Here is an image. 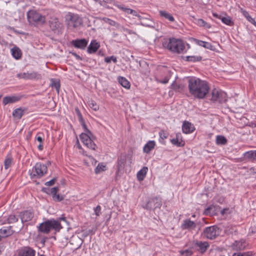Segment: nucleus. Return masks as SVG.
<instances>
[{"mask_svg":"<svg viewBox=\"0 0 256 256\" xmlns=\"http://www.w3.org/2000/svg\"><path fill=\"white\" fill-rule=\"evenodd\" d=\"M216 143L218 144L224 145L227 143V140L224 136H218L216 138Z\"/></svg>","mask_w":256,"mask_h":256,"instance_id":"f704fd0d","label":"nucleus"},{"mask_svg":"<svg viewBox=\"0 0 256 256\" xmlns=\"http://www.w3.org/2000/svg\"><path fill=\"white\" fill-rule=\"evenodd\" d=\"M75 112L78 116V119L79 121L82 120H83L84 118H83L82 114H81L78 108H75Z\"/></svg>","mask_w":256,"mask_h":256,"instance_id":"3c124183","label":"nucleus"},{"mask_svg":"<svg viewBox=\"0 0 256 256\" xmlns=\"http://www.w3.org/2000/svg\"><path fill=\"white\" fill-rule=\"evenodd\" d=\"M14 233L12 226L3 227L0 229V237L7 238L12 236Z\"/></svg>","mask_w":256,"mask_h":256,"instance_id":"412c9836","label":"nucleus"},{"mask_svg":"<svg viewBox=\"0 0 256 256\" xmlns=\"http://www.w3.org/2000/svg\"><path fill=\"white\" fill-rule=\"evenodd\" d=\"M159 136L160 139L162 140H164V139L166 138L168 136V134L164 132V130H161L159 132Z\"/></svg>","mask_w":256,"mask_h":256,"instance_id":"8fccbe9b","label":"nucleus"},{"mask_svg":"<svg viewBox=\"0 0 256 256\" xmlns=\"http://www.w3.org/2000/svg\"><path fill=\"white\" fill-rule=\"evenodd\" d=\"M88 104L89 106L95 111H96L99 109L98 105L94 100H90Z\"/></svg>","mask_w":256,"mask_h":256,"instance_id":"ea45409f","label":"nucleus"},{"mask_svg":"<svg viewBox=\"0 0 256 256\" xmlns=\"http://www.w3.org/2000/svg\"><path fill=\"white\" fill-rule=\"evenodd\" d=\"M118 82L123 87L126 89H128L130 88V82L124 77L119 76L118 78Z\"/></svg>","mask_w":256,"mask_h":256,"instance_id":"cd10ccee","label":"nucleus"},{"mask_svg":"<svg viewBox=\"0 0 256 256\" xmlns=\"http://www.w3.org/2000/svg\"><path fill=\"white\" fill-rule=\"evenodd\" d=\"M66 20L68 28L70 30L80 27L82 24V18L78 14L72 12H68L66 16Z\"/></svg>","mask_w":256,"mask_h":256,"instance_id":"20e7f679","label":"nucleus"},{"mask_svg":"<svg viewBox=\"0 0 256 256\" xmlns=\"http://www.w3.org/2000/svg\"><path fill=\"white\" fill-rule=\"evenodd\" d=\"M58 191V187L52 188V198L55 202H59L62 200L64 199V196H60L59 194H57Z\"/></svg>","mask_w":256,"mask_h":256,"instance_id":"a878e982","label":"nucleus"},{"mask_svg":"<svg viewBox=\"0 0 256 256\" xmlns=\"http://www.w3.org/2000/svg\"><path fill=\"white\" fill-rule=\"evenodd\" d=\"M20 98L18 96H8L4 98L2 103L5 106L8 104H13L20 100Z\"/></svg>","mask_w":256,"mask_h":256,"instance_id":"5701e85b","label":"nucleus"},{"mask_svg":"<svg viewBox=\"0 0 256 256\" xmlns=\"http://www.w3.org/2000/svg\"><path fill=\"white\" fill-rule=\"evenodd\" d=\"M16 256H35L36 250L30 246H23L17 251Z\"/></svg>","mask_w":256,"mask_h":256,"instance_id":"f8f14e48","label":"nucleus"},{"mask_svg":"<svg viewBox=\"0 0 256 256\" xmlns=\"http://www.w3.org/2000/svg\"><path fill=\"white\" fill-rule=\"evenodd\" d=\"M51 84L50 86L52 88H54L58 92L59 94L60 88V80H56L55 78H52L50 80Z\"/></svg>","mask_w":256,"mask_h":256,"instance_id":"c85d7f7f","label":"nucleus"},{"mask_svg":"<svg viewBox=\"0 0 256 256\" xmlns=\"http://www.w3.org/2000/svg\"><path fill=\"white\" fill-rule=\"evenodd\" d=\"M220 234V228L216 226L206 227L202 232L204 236L208 239L214 240Z\"/></svg>","mask_w":256,"mask_h":256,"instance_id":"1a4fd4ad","label":"nucleus"},{"mask_svg":"<svg viewBox=\"0 0 256 256\" xmlns=\"http://www.w3.org/2000/svg\"><path fill=\"white\" fill-rule=\"evenodd\" d=\"M38 148L40 150H43V146L42 144L40 143V144L38 146Z\"/></svg>","mask_w":256,"mask_h":256,"instance_id":"338daca9","label":"nucleus"},{"mask_svg":"<svg viewBox=\"0 0 256 256\" xmlns=\"http://www.w3.org/2000/svg\"><path fill=\"white\" fill-rule=\"evenodd\" d=\"M248 244L245 240L242 239L240 240H236L232 245L234 250L236 251L243 250L246 248Z\"/></svg>","mask_w":256,"mask_h":256,"instance_id":"dca6fc26","label":"nucleus"},{"mask_svg":"<svg viewBox=\"0 0 256 256\" xmlns=\"http://www.w3.org/2000/svg\"><path fill=\"white\" fill-rule=\"evenodd\" d=\"M198 24L201 26L208 27V24L202 19H199L198 21Z\"/></svg>","mask_w":256,"mask_h":256,"instance_id":"864d4df0","label":"nucleus"},{"mask_svg":"<svg viewBox=\"0 0 256 256\" xmlns=\"http://www.w3.org/2000/svg\"><path fill=\"white\" fill-rule=\"evenodd\" d=\"M27 17L30 23L37 25L42 24L46 22V17L34 10H30L27 13Z\"/></svg>","mask_w":256,"mask_h":256,"instance_id":"423d86ee","label":"nucleus"},{"mask_svg":"<svg viewBox=\"0 0 256 256\" xmlns=\"http://www.w3.org/2000/svg\"><path fill=\"white\" fill-rule=\"evenodd\" d=\"M61 228L62 226L58 220L51 219L41 223L38 227V230L42 233L48 234L52 230L58 232Z\"/></svg>","mask_w":256,"mask_h":256,"instance_id":"7ed1b4c3","label":"nucleus"},{"mask_svg":"<svg viewBox=\"0 0 256 256\" xmlns=\"http://www.w3.org/2000/svg\"><path fill=\"white\" fill-rule=\"evenodd\" d=\"M50 28L53 31H60L62 26V24L60 23L58 19L56 18H52L50 21Z\"/></svg>","mask_w":256,"mask_h":256,"instance_id":"6ab92c4d","label":"nucleus"},{"mask_svg":"<svg viewBox=\"0 0 256 256\" xmlns=\"http://www.w3.org/2000/svg\"><path fill=\"white\" fill-rule=\"evenodd\" d=\"M131 14H132L134 16H135L138 17V18H139V16H140V15L138 14L136 10H132V12L131 13Z\"/></svg>","mask_w":256,"mask_h":256,"instance_id":"052dcab7","label":"nucleus"},{"mask_svg":"<svg viewBox=\"0 0 256 256\" xmlns=\"http://www.w3.org/2000/svg\"><path fill=\"white\" fill-rule=\"evenodd\" d=\"M202 59V58L200 56H186L184 58V60L188 62H198L200 61Z\"/></svg>","mask_w":256,"mask_h":256,"instance_id":"4c0bfd02","label":"nucleus"},{"mask_svg":"<svg viewBox=\"0 0 256 256\" xmlns=\"http://www.w3.org/2000/svg\"><path fill=\"white\" fill-rule=\"evenodd\" d=\"M100 47V44L96 40H93L91 41L90 45L88 47L87 52L90 54L95 53Z\"/></svg>","mask_w":256,"mask_h":256,"instance_id":"aec40b11","label":"nucleus"},{"mask_svg":"<svg viewBox=\"0 0 256 256\" xmlns=\"http://www.w3.org/2000/svg\"><path fill=\"white\" fill-rule=\"evenodd\" d=\"M12 54L16 59L18 60L22 57L21 50L18 48H14L12 49Z\"/></svg>","mask_w":256,"mask_h":256,"instance_id":"2f4dec72","label":"nucleus"},{"mask_svg":"<svg viewBox=\"0 0 256 256\" xmlns=\"http://www.w3.org/2000/svg\"><path fill=\"white\" fill-rule=\"evenodd\" d=\"M156 146V142L154 140L148 141L144 146L143 150L144 152L148 154Z\"/></svg>","mask_w":256,"mask_h":256,"instance_id":"bb28decb","label":"nucleus"},{"mask_svg":"<svg viewBox=\"0 0 256 256\" xmlns=\"http://www.w3.org/2000/svg\"><path fill=\"white\" fill-rule=\"evenodd\" d=\"M170 76H166L164 77V80H159L156 78V80L160 83L166 84L168 82L170 79Z\"/></svg>","mask_w":256,"mask_h":256,"instance_id":"09e8293b","label":"nucleus"},{"mask_svg":"<svg viewBox=\"0 0 256 256\" xmlns=\"http://www.w3.org/2000/svg\"><path fill=\"white\" fill-rule=\"evenodd\" d=\"M247 19L250 22H251L252 23L256 26V22L255 20H254V19H253L252 17H250V16L247 17Z\"/></svg>","mask_w":256,"mask_h":256,"instance_id":"bf43d9fd","label":"nucleus"},{"mask_svg":"<svg viewBox=\"0 0 256 256\" xmlns=\"http://www.w3.org/2000/svg\"><path fill=\"white\" fill-rule=\"evenodd\" d=\"M148 168L146 166H144L137 174V178L139 180H142L146 174Z\"/></svg>","mask_w":256,"mask_h":256,"instance_id":"7c9ffc66","label":"nucleus"},{"mask_svg":"<svg viewBox=\"0 0 256 256\" xmlns=\"http://www.w3.org/2000/svg\"><path fill=\"white\" fill-rule=\"evenodd\" d=\"M213 16L216 18H218L220 19H221V18H222V16H219L218 14H213Z\"/></svg>","mask_w":256,"mask_h":256,"instance_id":"774afa93","label":"nucleus"},{"mask_svg":"<svg viewBox=\"0 0 256 256\" xmlns=\"http://www.w3.org/2000/svg\"><path fill=\"white\" fill-rule=\"evenodd\" d=\"M47 166L41 162H37L32 168V172L30 174L32 178H40L47 172Z\"/></svg>","mask_w":256,"mask_h":256,"instance_id":"39448f33","label":"nucleus"},{"mask_svg":"<svg viewBox=\"0 0 256 256\" xmlns=\"http://www.w3.org/2000/svg\"><path fill=\"white\" fill-rule=\"evenodd\" d=\"M178 138V140H182V138L180 134H176V138Z\"/></svg>","mask_w":256,"mask_h":256,"instance_id":"69168bd1","label":"nucleus"},{"mask_svg":"<svg viewBox=\"0 0 256 256\" xmlns=\"http://www.w3.org/2000/svg\"><path fill=\"white\" fill-rule=\"evenodd\" d=\"M18 218L14 214L10 215L7 218V222L8 224H12L18 221Z\"/></svg>","mask_w":256,"mask_h":256,"instance_id":"58836bf2","label":"nucleus"},{"mask_svg":"<svg viewBox=\"0 0 256 256\" xmlns=\"http://www.w3.org/2000/svg\"><path fill=\"white\" fill-rule=\"evenodd\" d=\"M171 87L174 90H178L180 88V86L177 84L175 82H173V83L172 84Z\"/></svg>","mask_w":256,"mask_h":256,"instance_id":"6e6d98bb","label":"nucleus"},{"mask_svg":"<svg viewBox=\"0 0 256 256\" xmlns=\"http://www.w3.org/2000/svg\"><path fill=\"white\" fill-rule=\"evenodd\" d=\"M80 138L82 142L84 145L86 146L87 148L94 150H96L97 146L94 142L95 137L93 136L92 134H90L86 133H82L80 135Z\"/></svg>","mask_w":256,"mask_h":256,"instance_id":"0eeeda50","label":"nucleus"},{"mask_svg":"<svg viewBox=\"0 0 256 256\" xmlns=\"http://www.w3.org/2000/svg\"><path fill=\"white\" fill-rule=\"evenodd\" d=\"M80 122L84 130V133L92 134V132L87 128L86 125L84 122V120L83 119L82 120H80Z\"/></svg>","mask_w":256,"mask_h":256,"instance_id":"c03bdc74","label":"nucleus"},{"mask_svg":"<svg viewBox=\"0 0 256 256\" xmlns=\"http://www.w3.org/2000/svg\"><path fill=\"white\" fill-rule=\"evenodd\" d=\"M112 61L114 63H116L117 58L116 56H112L110 57H106L104 58V62L106 63H110L111 61Z\"/></svg>","mask_w":256,"mask_h":256,"instance_id":"a18cd8bd","label":"nucleus"},{"mask_svg":"<svg viewBox=\"0 0 256 256\" xmlns=\"http://www.w3.org/2000/svg\"><path fill=\"white\" fill-rule=\"evenodd\" d=\"M139 20L142 26L152 28L156 31H158L160 30L158 28V25L152 21L148 17H144V16H139Z\"/></svg>","mask_w":256,"mask_h":256,"instance_id":"9b49d317","label":"nucleus"},{"mask_svg":"<svg viewBox=\"0 0 256 256\" xmlns=\"http://www.w3.org/2000/svg\"><path fill=\"white\" fill-rule=\"evenodd\" d=\"M216 214V207L214 205H211L206 208L204 212V214L206 216H213Z\"/></svg>","mask_w":256,"mask_h":256,"instance_id":"c756f323","label":"nucleus"},{"mask_svg":"<svg viewBox=\"0 0 256 256\" xmlns=\"http://www.w3.org/2000/svg\"><path fill=\"white\" fill-rule=\"evenodd\" d=\"M106 170V166L102 164H98L96 168H95V172L98 174L102 171Z\"/></svg>","mask_w":256,"mask_h":256,"instance_id":"37998d69","label":"nucleus"},{"mask_svg":"<svg viewBox=\"0 0 256 256\" xmlns=\"http://www.w3.org/2000/svg\"><path fill=\"white\" fill-rule=\"evenodd\" d=\"M254 253L252 252H236L232 256H253Z\"/></svg>","mask_w":256,"mask_h":256,"instance_id":"a19ab883","label":"nucleus"},{"mask_svg":"<svg viewBox=\"0 0 256 256\" xmlns=\"http://www.w3.org/2000/svg\"><path fill=\"white\" fill-rule=\"evenodd\" d=\"M38 76V74L36 72H23L18 74H17V76L20 78L24 79H34L37 78Z\"/></svg>","mask_w":256,"mask_h":256,"instance_id":"4be33fe9","label":"nucleus"},{"mask_svg":"<svg viewBox=\"0 0 256 256\" xmlns=\"http://www.w3.org/2000/svg\"><path fill=\"white\" fill-rule=\"evenodd\" d=\"M19 216L22 223L30 221L34 216L32 210H26L20 213Z\"/></svg>","mask_w":256,"mask_h":256,"instance_id":"ddd939ff","label":"nucleus"},{"mask_svg":"<svg viewBox=\"0 0 256 256\" xmlns=\"http://www.w3.org/2000/svg\"><path fill=\"white\" fill-rule=\"evenodd\" d=\"M170 142L172 143V144L178 147H182L184 145V142L182 140L172 138L170 140Z\"/></svg>","mask_w":256,"mask_h":256,"instance_id":"c9c22d12","label":"nucleus"},{"mask_svg":"<svg viewBox=\"0 0 256 256\" xmlns=\"http://www.w3.org/2000/svg\"><path fill=\"white\" fill-rule=\"evenodd\" d=\"M94 213L96 216H99L101 214V207L100 206H97L96 208H94Z\"/></svg>","mask_w":256,"mask_h":256,"instance_id":"603ef678","label":"nucleus"},{"mask_svg":"<svg viewBox=\"0 0 256 256\" xmlns=\"http://www.w3.org/2000/svg\"><path fill=\"white\" fill-rule=\"evenodd\" d=\"M36 138L38 142H39L40 143L42 144L43 142V138L42 136H38V134L37 135Z\"/></svg>","mask_w":256,"mask_h":256,"instance_id":"13d9d810","label":"nucleus"},{"mask_svg":"<svg viewBox=\"0 0 256 256\" xmlns=\"http://www.w3.org/2000/svg\"><path fill=\"white\" fill-rule=\"evenodd\" d=\"M76 146L77 148H78V149H82V146H81V145L80 144V142H79V141H78V140H77V141H76Z\"/></svg>","mask_w":256,"mask_h":256,"instance_id":"0e129e2a","label":"nucleus"},{"mask_svg":"<svg viewBox=\"0 0 256 256\" xmlns=\"http://www.w3.org/2000/svg\"><path fill=\"white\" fill-rule=\"evenodd\" d=\"M72 54L76 58L77 60H82V58L78 54H76V52H72Z\"/></svg>","mask_w":256,"mask_h":256,"instance_id":"680f3d73","label":"nucleus"},{"mask_svg":"<svg viewBox=\"0 0 256 256\" xmlns=\"http://www.w3.org/2000/svg\"><path fill=\"white\" fill-rule=\"evenodd\" d=\"M160 16L165 18H166L168 20L170 21L173 22L174 20V18L172 15L166 11L160 10Z\"/></svg>","mask_w":256,"mask_h":256,"instance_id":"e433bc0d","label":"nucleus"},{"mask_svg":"<svg viewBox=\"0 0 256 256\" xmlns=\"http://www.w3.org/2000/svg\"><path fill=\"white\" fill-rule=\"evenodd\" d=\"M88 40L82 39H76L71 42V44L76 48L84 50L88 44Z\"/></svg>","mask_w":256,"mask_h":256,"instance_id":"4468645a","label":"nucleus"},{"mask_svg":"<svg viewBox=\"0 0 256 256\" xmlns=\"http://www.w3.org/2000/svg\"><path fill=\"white\" fill-rule=\"evenodd\" d=\"M188 88L191 95L198 99H203L206 98L210 90L206 81L195 77L188 80Z\"/></svg>","mask_w":256,"mask_h":256,"instance_id":"f257e3e1","label":"nucleus"},{"mask_svg":"<svg viewBox=\"0 0 256 256\" xmlns=\"http://www.w3.org/2000/svg\"><path fill=\"white\" fill-rule=\"evenodd\" d=\"M162 200L160 197L156 196L149 199L144 208L148 210H154L160 208L162 206Z\"/></svg>","mask_w":256,"mask_h":256,"instance_id":"9d476101","label":"nucleus"},{"mask_svg":"<svg viewBox=\"0 0 256 256\" xmlns=\"http://www.w3.org/2000/svg\"><path fill=\"white\" fill-rule=\"evenodd\" d=\"M126 160V154H122L120 156H118L117 161L116 173L120 172L124 169Z\"/></svg>","mask_w":256,"mask_h":256,"instance_id":"f3484780","label":"nucleus"},{"mask_svg":"<svg viewBox=\"0 0 256 256\" xmlns=\"http://www.w3.org/2000/svg\"><path fill=\"white\" fill-rule=\"evenodd\" d=\"M196 227V224L191 220L190 219H186L183 221L181 226L182 230H194Z\"/></svg>","mask_w":256,"mask_h":256,"instance_id":"a211bd4d","label":"nucleus"},{"mask_svg":"<svg viewBox=\"0 0 256 256\" xmlns=\"http://www.w3.org/2000/svg\"><path fill=\"white\" fill-rule=\"evenodd\" d=\"M42 192L46 193L52 196V188H44L42 190Z\"/></svg>","mask_w":256,"mask_h":256,"instance_id":"5fc2aeb1","label":"nucleus"},{"mask_svg":"<svg viewBox=\"0 0 256 256\" xmlns=\"http://www.w3.org/2000/svg\"><path fill=\"white\" fill-rule=\"evenodd\" d=\"M27 110L26 108H18L15 109L12 112L14 118L20 120L22 118L24 112Z\"/></svg>","mask_w":256,"mask_h":256,"instance_id":"393cba45","label":"nucleus"},{"mask_svg":"<svg viewBox=\"0 0 256 256\" xmlns=\"http://www.w3.org/2000/svg\"><path fill=\"white\" fill-rule=\"evenodd\" d=\"M12 159L10 156H7L4 162L5 169H8L10 166L12 162Z\"/></svg>","mask_w":256,"mask_h":256,"instance_id":"79ce46f5","label":"nucleus"},{"mask_svg":"<svg viewBox=\"0 0 256 256\" xmlns=\"http://www.w3.org/2000/svg\"><path fill=\"white\" fill-rule=\"evenodd\" d=\"M124 12H126L127 14H131V13L132 12V10L130 9V8H126V9L124 10Z\"/></svg>","mask_w":256,"mask_h":256,"instance_id":"e2e57ef3","label":"nucleus"},{"mask_svg":"<svg viewBox=\"0 0 256 256\" xmlns=\"http://www.w3.org/2000/svg\"><path fill=\"white\" fill-rule=\"evenodd\" d=\"M194 246L196 250L202 254L205 252L210 246L208 242L198 240L195 242Z\"/></svg>","mask_w":256,"mask_h":256,"instance_id":"2eb2a0df","label":"nucleus"},{"mask_svg":"<svg viewBox=\"0 0 256 256\" xmlns=\"http://www.w3.org/2000/svg\"><path fill=\"white\" fill-rule=\"evenodd\" d=\"M220 20L224 24L227 25H230L232 22L231 18L229 16H222Z\"/></svg>","mask_w":256,"mask_h":256,"instance_id":"de8ad7c7","label":"nucleus"},{"mask_svg":"<svg viewBox=\"0 0 256 256\" xmlns=\"http://www.w3.org/2000/svg\"><path fill=\"white\" fill-rule=\"evenodd\" d=\"M162 46L169 50L177 54L183 52L185 49V44L184 42L180 39L174 38H164Z\"/></svg>","mask_w":256,"mask_h":256,"instance_id":"f03ea898","label":"nucleus"},{"mask_svg":"<svg viewBox=\"0 0 256 256\" xmlns=\"http://www.w3.org/2000/svg\"><path fill=\"white\" fill-rule=\"evenodd\" d=\"M246 158L256 160V150H250L244 153Z\"/></svg>","mask_w":256,"mask_h":256,"instance_id":"72a5a7b5","label":"nucleus"},{"mask_svg":"<svg viewBox=\"0 0 256 256\" xmlns=\"http://www.w3.org/2000/svg\"><path fill=\"white\" fill-rule=\"evenodd\" d=\"M180 254L182 256H190L193 254V252L191 249H188L180 252Z\"/></svg>","mask_w":256,"mask_h":256,"instance_id":"49530a36","label":"nucleus"},{"mask_svg":"<svg viewBox=\"0 0 256 256\" xmlns=\"http://www.w3.org/2000/svg\"><path fill=\"white\" fill-rule=\"evenodd\" d=\"M56 181V178H53L47 182L45 183V184L47 186H51L54 184Z\"/></svg>","mask_w":256,"mask_h":256,"instance_id":"4d7b16f0","label":"nucleus"},{"mask_svg":"<svg viewBox=\"0 0 256 256\" xmlns=\"http://www.w3.org/2000/svg\"><path fill=\"white\" fill-rule=\"evenodd\" d=\"M227 94L224 92L219 90L216 88L212 92L211 100L214 102H218L220 104H223L227 101Z\"/></svg>","mask_w":256,"mask_h":256,"instance_id":"6e6552de","label":"nucleus"},{"mask_svg":"<svg viewBox=\"0 0 256 256\" xmlns=\"http://www.w3.org/2000/svg\"><path fill=\"white\" fill-rule=\"evenodd\" d=\"M182 130L185 134H190L194 132V128L190 122L185 121L183 123Z\"/></svg>","mask_w":256,"mask_h":256,"instance_id":"b1692460","label":"nucleus"},{"mask_svg":"<svg viewBox=\"0 0 256 256\" xmlns=\"http://www.w3.org/2000/svg\"><path fill=\"white\" fill-rule=\"evenodd\" d=\"M194 40L199 46H203L205 48H208V49L212 50V44L210 43H209L208 42H204L202 40H198L196 39H194Z\"/></svg>","mask_w":256,"mask_h":256,"instance_id":"473e14b6","label":"nucleus"}]
</instances>
